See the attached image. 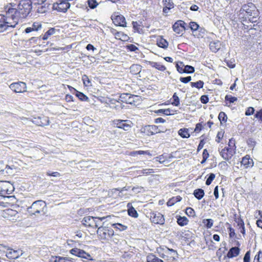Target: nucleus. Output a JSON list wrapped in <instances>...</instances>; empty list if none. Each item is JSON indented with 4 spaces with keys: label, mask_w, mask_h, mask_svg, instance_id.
I'll return each instance as SVG.
<instances>
[{
    "label": "nucleus",
    "mask_w": 262,
    "mask_h": 262,
    "mask_svg": "<svg viewBox=\"0 0 262 262\" xmlns=\"http://www.w3.org/2000/svg\"><path fill=\"white\" fill-rule=\"evenodd\" d=\"M32 9V2L31 0H20L17 4L11 3L4 7V10H7L8 15L11 16L12 20H15L18 23L20 18L26 17Z\"/></svg>",
    "instance_id": "obj_1"
},
{
    "label": "nucleus",
    "mask_w": 262,
    "mask_h": 262,
    "mask_svg": "<svg viewBox=\"0 0 262 262\" xmlns=\"http://www.w3.org/2000/svg\"><path fill=\"white\" fill-rule=\"evenodd\" d=\"M5 14H0V32L8 30L10 28H14L18 24L15 20H12L11 15H8L7 10H4Z\"/></svg>",
    "instance_id": "obj_2"
},
{
    "label": "nucleus",
    "mask_w": 262,
    "mask_h": 262,
    "mask_svg": "<svg viewBox=\"0 0 262 262\" xmlns=\"http://www.w3.org/2000/svg\"><path fill=\"white\" fill-rule=\"evenodd\" d=\"M241 11L245 12L247 16L251 22L256 21V18L258 16V12L255 5L251 3L244 5L241 9Z\"/></svg>",
    "instance_id": "obj_3"
},
{
    "label": "nucleus",
    "mask_w": 262,
    "mask_h": 262,
    "mask_svg": "<svg viewBox=\"0 0 262 262\" xmlns=\"http://www.w3.org/2000/svg\"><path fill=\"white\" fill-rule=\"evenodd\" d=\"M46 207V203L42 200H38L33 202L32 205L27 209L28 212L31 215L36 214L45 213L44 209Z\"/></svg>",
    "instance_id": "obj_4"
},
{
    "label": "nucleus",
    "mask_w": 262,
    "mask_h": 262,
    "mask_svg": "<svg viewBox=\"0 0 262 262\" xmlns=\"http://www.w3.org/2000/svg\"><path fill=\"white\" fill-rule=\"evenodd\" d=\"M97 233L100 239L105 241H109L114 235V231L112 228L103 226L98 228Z\"/></svg>",
    "instance_id": "obj_5"
},
{
    "label": "nucleus",
    "mask_w": 262,
    "mask_h": 262,
    "mask_svg": "<svg viewBox=\"0 0 262 262\" xmlns=\"http://www.w3.org/2000/svg\"><path fill=\"white\" fill-rule=\"evenodd\" d=\"M114 126L123 129L125 131H129L133 126V122L129 120L116 119L113 122Z\"/></svg>",
    "instance_id": "obj_6"
},
{
    "label": "nucleus",
    "mask_w": 262,
    "mask_h": 262,
    "mask_svg": "<svg viewBox=\"0 0 262 262\" xmlns=\"http://www.w3.org/2000/svg\"><path fill=\"white\" fill-rule=\"evenodd\" d=\"M70 4L67 0H58L53 4L52 8L58 12H66L70 8Z\"/></svg>",
    "instance_id": "obj_7"
},
{
    "label": "nucleus",
    "mask_w": 262,
    "mask_h": 262,
    "mask_svg": "<svg viewBox=\"0 0 262 262\" xmlns=\"http://www.w3.org/2000/svg\"><path fill=\"white\" fill-rule=\"evenodd\" d=\"M1 246L7 249L6 251H4L6 253V257L10 259H15L23 255V252L19 250H14L5 246L0 245Z\"/></svg>",
    "instance_id": "obj_8"
},
{
    "label": "nucleus",
    "mask_w": 262,
    "mask_h": 262,
    "mask_svg": "<svg viewBox=\"0 0 262 262\" xmlns=\"http://www.w3.org/2000/svg\"><path fill=\"white\" fill-rule=\"evenodd\" d=\"M13 189V185L8 181H0V194H9Z\"/></svg>",
    "instance_id": "obj_9"
},
{
    "label": "nucleus",
    "mask_w": 262,
    "mask_h": 262,
    "mask_svg": "<svg viewBox=\"0 0 262 262\" xmlns=\"http://www.w3.org/2000/svg\"><path fill=\"white\" fill-rule=\"evenodd\" d=\"M219 151L220 152V156L226 161H228L231 159L235 153V151L232 149H229V147H224L222 149L219 147Z\"/></svg>",
    "instance_id": "obj_10"
},
{
    "label": "nucleus",
    "mask_w": 262,
    "mask_h": 262,
    "mask_svg": "<svg viewBox=\"0 0 262 262\" xmlns=\"http://www.w3.org/2000/svg\"><path fill=\"white\" fill-rule=\"evenodd\" d=\"M150 219L151 222L153 223L160 225L164 224V216L160 212H152L150 213Z\"/></svg>",
    "instance_id": "obj_11"
},
{
    "label": "nucleus",
    "mask_w": 262,
    "mask_h": 262,
    "mask_svg": "<svg viewBox=\"0 0 262 262\" xmlns=\"http://www.w3.org/2000/svg\"><path fill=\"white\" fill-rule=\"evenodd\" d=\"M9 87L15 93H23L27 91L26 84L23 82L13 83L10 85Z\"/></svg>",
    "instance_id": "obj_12"
},
{
    "label": "nucleus",
    "mask_w": 262,
    "mask_h": 262,
    "mask_svg": "<svg viewBox=\"0 0 262 262\" xmlns=\"http://www.w3.org/2000/svg\"><path fill=\"white\" fill-rule=\"evenodd\" d=\"M32 122L36 125L40 126L48 125L50 122L49 118L45 116L34 117Z\"/></svg>",
    "instance_id": "obj_13"
},
{
    "label": "nucleus",
    "mask_w": 262,
    "mask_h": 262,
    "mask_svg": "<svg viewBox=\"0 0 262 262\" xmlns=\"http://www.w3.org/2000/svg\"><path fill=\"white\" fill-rule=\"evenodd\" d=\"M70 253L74 255L77 256L79 257L91 259L90 258L91 255L88 253H86L83 250L75 248L70 250Z\"/></svg>",
    "instance_id": "obj_14"
},
{
    "label": "nucleus",
    "mask_w": 262,
    "mask_h": 262,
    "mask_svg": "<svg viewBox=\"0 0 262 262\" xmlns=\"http://www.w3.org/2000/svg\"><path fill=\"white\" fill-rule=\"evenodd\" d=\"M112 19L113 23L116 26L125 27L126 21L124 17L121 15H113L112 16Z\"/></svg>",
    "instance_id": "obj_15"
},
{
    "label": "nucleus",
    "mask_w": 262,
    "mask_h": 262,
    "mask_svg": "<svg viewBox=\"0 0 262 262\" xmlns=\"http://www.w3.org/2000/svg\"><path fill=\"white\" fill-rule=\"evenodd\" d=\"M97 219V217H93L91 216H85L82 221V222L85 226L94 227L95 223V219Z\"/></svg>",
    "instance_id": "obj_16"
},
{
    "label": "nucleus",
    "mask_w": 262,
    "mask_h": 262,
    "mask_svg": "<svg viewBox=\"0 0 262 262\" xmlns=\"http://www.w3.org/2000/svg\"><path fill=\"white\" fill-rule=\"evenodd\" d=\"M241 164L245 168L252 167L253 166V160L250 158V156L246 155L243 158Z\"/></svg>",
    "instance_id": "obj_17"
},
{
    "label": "nucleus",
    "mask_w": 262,
    "mask_h": 262,
    "mask_svg": "<svg viewBox=\"0 0 262 262\" xmlns=\"http://www.w3.org/2000/svg\"><path fill=\"white\" fill-rule=\"evenodd\" d=\"M240 249L237 247H234L230 248L228 252L227 256L230 258L237 256L239 254Z\"/></svg>",
    "instance_id": "obj_18"
},
{
    "label": "nucleus",
    "mask_w": 262,
    "mask_h": 262,
    "mask_svg": "<svg viewBox=\"0 0 262 262\" xmlns=\"http://www.w3.org/2000/svg\"><path fill=\"white\" fill-rule=\"evenodd\" d=\"M69 257H61L59 256H51L50 261V262H68Z\"/></svg>",
    "instance_id": "obj_19"
},
{
    "label": "nucleus",
    "mask_w": 262,
    "mask_h": 262,
    "mask_svg": "<svg viewBox=\"0 0 262 262\" xmlns=\"http://www.w3.org/2000/svg\"><path fill=\"white\" fill-rule=\"evenodd\" d=\"M180 23L181 22H176L172 26L173 31L177 34L181 33L184 30V26H180Z\"/></svg>",
    "instance_id": "obj_20"
},
{
    "label": "nucleus",
    "mask_w": 262,
    "mask_h": 262,
    "mask_svg": "<svg viewBox=\"0 0 262 262\" xmlns=\"http://www.w3.org/2000/svg\"><path fill=\"white\" fill-rule=\"evenodd\" d=\"M210 49L213 52H216L221 48V43L219 41L211 42L209 44Z\"/></svg>",
    "instance_id": "obj_21"
},
{
    "label": "nucleus",
    "mask_w": 262,
    "mask_h": 262,
    "mask_svg": "<svg viewBox=\"0 0 262 262\" xmlns=\"http://www.w3.org/2000/svg\"><path fill=\"white\" fill-rule=\"evenodd\" d=\"M147 262H164L152 253L149 254L146 257Z\"/></svg>",
    "instance_id": "obj_22"
},
{
    "label": "nucleus",
    "mask_w": 262,
    "mask_h": 262,
    "mask_svg": "<svg viewBox=\"0 0 262 262\" xmlns=\"http://www.w3.org/2000/svg\"><path fill=\"white\" fill-rule=\"evenodd\" d=\"M146 130L151 133V135H154L161 132L158 126L156 125H148L146 126Z\"/></svg>",
    "instance_id": "obj_23"
},
{
    "label": "nucleus",
    "mask_w": 262,
    "mask_h": 262,
    "mask_svg": "<svg viewBox=\"0 0 262 262\" xmlns=\"http://www.w3.org/2000/svg\"><path fill=\"white\" fill-rule=\"evenodd\" d=\"M182 200V197H181L179 195L173 196L170 199L168 202H167V205L168 206H173L175 203L180 202Z\"/></svg>",
    "instance_id": "obj_24"
},
{
    "label": "nucleus",
    "mask_w": 262,
    "mask_h": 262,
    "mask_svg": "<svg viewBox=\"0 0 262 262\" xmlns=\"http://www.w3.org/2000/svg\"><path fill=\"white\" fill-rule=\"evenodd\" d=\"M177 223L181 226H184L188 224L187 218L185 216H177Z\"/></svg>",
    "instance_id": "obj_25"
},
{
    "label": "nucleus",
    "mask_w": 262,
    "mask_h": 262,
    "mask_svg": "<svg viewBox=\"0 0 262 262\" xmlns=\"http://www.w3.org/2000/svg\"><path fill=\"white\" fill-rule=\"evenodd\" d=\"M157 45L160 48L166 49L168 46V43L166 39L161 37L158 40Z\"/></svg>",
    "instance_id": "obj_26"
},
{
    "label": "nucleus",
    "mask_w": 262,
    "mask_h": 262,
    "mask_svg": "<svg viewBox=\"0 0 262 262\" xmlns=\"http://www.w3.org/2000/svg\"><path fill=\"white\" fill-rule=\"evenodd\" d=\"M198 32H199L198 38L201 37L205 39L207 35V33L204 28L200 27L199 25H198Z\"/></svg>",
    "instance_id": "obj_27"
},
{
    "label": "nucleus",
    "mask_w": 262,
    "mask_h": 262,
    "mask_svg": "<svg viewBox=\"0 0 262 262\" xmlns=\"http://www.w3.org/2000/svg\"><path fill=\"white\" fill-rule=\"evenodd\" d=\"M130 72L133 74L139 73L141 70V67L138 64H133L130 68Z\"/></svg>",
    "instance_id": "obj_28"
},
{
    "label": "nucleus",
    "mask_w": 262,
    "mask_h": 262,
    "mask_svg": "<svg viewBox=\"0 0 262 262\" xmlns=\"http://www.w3.org/2000/svg\"><path fill=\"white\" fill-rule=\"evenodd\" d=\"M43 5H40L37 9V12L39 13H44L48 11L50 4L44 3Z\"/></svg>",
    "instance_id": "obj_29"
},
{
    "label": "nucleus",
    "mask_w": 262,
    "mask_h": 262,
    "mask_svg": "<svg viewBox=\"0 0 262 262\" xmlns=\"http://www.w3.org/2000/svg\"><path fill=\"white\" fill-rule=\"evenodd\" d=\"M37 39L38 38L37 37H31L30 39L25 41V46L29 48L33 45H34L37 43Z\"/></svg>",
    "instance_id": "obj_30"
},
{
    "label": "nucleus",
    "mask_w": 262,
    "mask_h": 262,
    "mask_svg": "<svg viewBox=\"0 0 262 262\" xmlns=\"http://www.w3.org/2000/svg\"><path fill=\"white\" fill-rule=\"evenodd\" d=\"M165 252L167 255H169L170 257L172 258V259H174L175 257L177 255V252L176 251L172 249H170L167 248Z\"/></svg>",
    "instance_id": "obj_31"
},
{
    "label": "nucleus",
    "mask_w": 262,
    "mask_h": 262,
    "mask_svg": "<svg viewBox=\"0 0 262 262\" xmlns=\"http://www.w3.org/2000/svg\"><path fill=\"white\" fill-rule=\"evenodd\" d=\"M128 97H130V94L128 93L122 94L120 98L122 101L125 102L126 103H132V101H129V99H128Z\"/></svg>",
    "instance_id": "obj_32"
},
{
    "label": "nucleus",
    "mask_w": 262,
    "mask_h": 262,
    "mask_svg": "<svg viewBox=\"0 0 262 262\" xmlns=\"http://www.w3.org/2000/svg\"><path fill=\"white\" fill-rule=\"evenodd\" d=\"M55 33V29L53 28L49 29L42 37V39L47 40L49 37Z\"/></svg>",
    "instance_id": "obj_33"
},
{
    "label": "nucleus",
    "mask_w": 262,
    "mask_h": 262,
    "mask_svg": "<svg viewBox=\"0 0 262 262\" xmlns=\"http://www.w3.org/2000/svg\"><path fill=\"white\" fill-rule=\"evenodd\" d=\"M179 135L182 138H188L189 137V134L188 133V130L186 128H181L179 132Z\"/></svg>",
    "instance_id": "obj_34"
},
{
    "label": "nucleus",
    "mask_w": 262,
    "mask_h": 262,
    "mask_svg": "<svg viewBox=\"0 0 262 262\" xmlns=\"http://www.w3.org/2000/svg\"><path fill=\"white\" fill-rule=\"evenodd\" d=\"M203 223L205 227L207 228H210L213 226V221L212 219H204Z\"/></svg>",
    "instance_id": "obj_35"
},
{
    "label": "nucleus",
    "mask_w": 262,
    "mask_h": 262,
    "mask_svg": "<svg viewBox=\"0 0 262 262\" xmlns=\"http://www.w3.org/2000/svg\"><path fill=\"white\" fill-rule=\"evenodd\" d=\"M87 3L91 9H95L98 5V3L96 0H88Z\"/></svg>",
    "instance_id": "obj_36"
},
{
    "label": "nucleus",
    "mask_w": 262,
    "mask_h": 262,
    "mask_svg": "<svg viewBox=\"0 0 262 262\" xmlns=\"http://www.w3.org/2000/svg\"><path fill=\"white\" fill-rule=\"evenodd\" d=\"M128 214L129 216H131L134 217H137L138 216V214L137 211L133 207L129 208L128 209Z\"/></svg>",
    "instance_id": "obj_37"
},
{
    "label": "nucleus",
    "mask_w": 262,
    "mask_h": 262,
    "mask_svg": "<svg viewBox=\"0 0 262 262\" xmlns=\"http://www.w3.org/2000/svg\"><path fill=\"white\" fill-rule=\"evenodd\" d=\"M152 67L161 71H164L166 70V67L164 66L158 62H153Z\"/></svg>",
    "instance_id": "obj_38"
},
{
    "label": "nucleus",
    "mask_w": 262,
    "mask_h": 262,
    "mask_svg": "<svg viewBox=\"0 0 262 262\" xmlns=\"http://www.w3.org/2000/svg\"><path fill=\"white\" fill-rule=\"evenodd\" d=\"M253 262H262V251H259L255 255Z\"/></svg>",
    "instance_id": "obj_39"
},
{
    "label": "nucleus",
    "mask_w": 262,
    "mask_h": 262,
    "mask_svg": "<svg viewBox=\"0 0 262 262\" xmlns=\"http://www.w3.org/2000/svg\"><path fill=\"white\" fill-rule=\"evenodd\" d=\"M176 67L178 71L180 73H184V64L182 62H178L176 64Z\"/></svg>",
    "instance_id": "obj_40"
},
{
    "label": "nucleus",
    "mask_w": 262,
    "mask_h": 262,
    "mask_svg": "<svg viewBox=\"0 0 262 262\" xmlns=\"http://www.w3.org/2000/svg\"><path fill=\"white\" fill-rule=\"evenodd\" d=\"M76 96L82 101H86L88 99V97L86 95L78 91H76Z\"/></svg>",
    "instance_id": "obj_41"
},
{
    "label": "nucleus",
    "mask_w": 262,
    "mask_h": 262,
    "mask_svg": "<svg viewBox=\"0 0 262 262\" xmlns=\"http://www.w3.org/2000/svg\"><path fill=\"white\" fill-rule=\"evenodd\" d=\"M162 2L164 7H167L171 9L174 7V4L172 0H163Z\"/></svg>",
    "instance_id": "obj_42"
},
{
    "label": "nucleus",
    "mask_w": 262,
    "mask_h": 262,
    "mask_svg": "<svg viewBox=\"0 0 262 262\" xmlns=\"http://www.w3.org/2000/svg\"><path fill=\"white\" fill-rule=\"evenodd\" d=\"M112 226L114 228L118 229L120 231H123L127 228L126 226L119 223L113 224Z\"/></svg>",
    "instance_id": "obj_43"
},
{
    "label": "nucleus",
    "mask_w": 262,
    "mask_h": 262,
    "mask_svg": "<svg viewBox=\"0 0 262 262\" xmlns=\"http://www.w3.org/2000/svg\"><path fill=\"white\" fill-rule=\"evenodd\" d=\"M172 98L173 101L172 102V104L174 106H178L180 104V100L176 93L173 95Z\"/></svg>",
    "instance_id": "obj_44"
},
{
    "label": "nucleus",
    "mask_w": 262,
    "mask_h": 262,
    "mask_svg": "<svg viewBox=\"0 0 262 262\" xmlns=\"http://www.w3.org/2000/svg\"><path fill=\"white\" fill-rule=\"evenodd\" d=\"M106 217L105 216H103V217H97V219L98 220H96V219H95V223H96V224H94V227L93 228H99L100 227L99 226H101L100 225V222L101 221H102L103 220H104V219H105Z\"/></svg>",
    "instance_id": "obj_45"
},
{
    "label": "nucleus",
    "mask_w": 262,
    "mask_h": 262,
    "mask_svg": "<svg viewBox=\"0 0 262 262\" xmlns=\"http://www.w3.org/2000/svg\"><path fill=\"white\" fill-rule=\"evenodd\" d=\"M227 147H229V149H233L234 151H235L236 150V146H235V141L233 140V139H231L229 140V143H228V146Z\"/></svg>",
    "instance_id": "obj_46"
},
{
    "label": "nucleus",
    "mask_w": 262,
    "mask_h": 262,
    "mask_svg": "<svg viewBox=\"0 0 262 262\" xmlns=\"http://www.w3.org/2000/svg\"><path fill=\"white\" fill-rule=\"evenodd\" d=\"M186 213L189 216H194L195 215V211L193 209L190 207H187L186 209Z\"/></svg>",
    "instance_id": "obj_47"
},
{
    "label": "nucleus",
    "mask_w": 262,
    "mask_h": 262,
    "mask_svg": "<svg viewBox=\"0 0 262 262\" xmlns=\"http://www.w3.org/2000/svg\"><path fill=\"white\" fill-rule=\"evenodd\" d=\"M184 73H191L194 71V68L190 66H185L184 65Z\"/></svg>",
    "instance_id": "obj_48"
},
{
    "label": "nucleus",
    "mask_w": 262,
    "mask_h": 262,
    "mask_svg": "<svg viewBox=\"0 0 262 262\" xmlns=\"http://www.w3.org/2000/svg\"><path fill=\"white\" fill-rule=\"evenodd\" d=\"M214 178H215V174L212 173H210L206 181V184L207 185H209L211 183L212 181L214 180Z\"/></svg>",
    "instance_id": "obj_49"
},
{
    "label": "nucleus",
    "mask_w": 262,
    "mask_h": 262,
    "mask_svg": "<svg viewBox=\"0 0 262 262\" xmlns=\"http://www.w3.org/2000/svg\"><path fill=\"white\" fill-rule=\"evenodd\" d=\"M218 118L221 122L226 121L227 119V115L223 112L220 113Z\"/></svg>",
    "instance_id": "obj_50"
},
{
    "label": "nucleus",
    "mask_w": 262,
    "mask_h": 262,
    "mask_svg": "<svg viewBox=\"0 0 262 262\" xmlns=\"http://www.w3.org/2000/svg\"><path fill=\"white\" fill-rule=\"evenodd\" d=\"M202 157H203V160L201 162V163L202 164L204 163L206 161L207 159L208 158V157H209V154H208L207 149H204L203 150V154H202Z\"/></svg>",
    "instance_id": "obj_51"
},
{
    "label": "nucleus",
    "mask_w": 262,
    "mask_h": 262,
    "mask_svg": "<svg viewBox=\"0 0 262 262\" xmlns=\"http://www.w3.org/2000/svg\"><path fill=\"white\" fill-rule=\"evenodd\" d=\"M250 251H248L245 254L243 261L244 262H250Z\"/></svg>",
    "instance_id": "obj_52"
},
{
    "label": "nucleus",
    "mask_w": 262,
    "mask_h": 262,
    "mask_svg": "<svg viewBox=\"0 0 262 262\" xmlns=\"http://www.w3.org/2000/svg\"><path fill=\"white\" fill-rule=\"evenodd\" d=\"M224 134V132L223 130H221L217 133L216 139H215L217 142H220V140L223 138Z\"/></svg>",
    "instance_id": "obj_53"
},
{
    "label": "nucleus",
    "mask_w": 262,
    "mask_h": 262,
    "mask_svg": "<svg viewBox=\"0 0 262 262\" xmlns=\"http://www.w3.org/2000/svg\"><path fill=\"white\" fill-rule=\"evenodd\" d=\"M41 27V25L39 23H34L31 28L33 31H38Z\"/></svg>",
    "instance_id": "obj_54"
},
{
    "label": "nucleus",
    "mask_w": 262,
    "mask_h": 262,
    "mask_svg": "<svg viewBox=\"0 0 262 262\" xmlns=\"http://www.w3.org/2000/svg\"><path fill=\"white\" fill-rule=\"evenodd\" d=\"M225 100L229 101L230 103H233L237 100V98L231 96L226 95L225 97Z\"/></svg>",
    "instance_id": "obj_55"
},
{
    "label": "nucleus",
    "mask_w": 262,
    "mask_h": 262,
    "mask_svg": "<svg viewBox=\"0 0 262 262\" xmlns=\"http://www.w3.org/2000/svg\"><path fill=\"white\" fill-rule=\"evenodd\" d=\"M154 173L153 169H144L142 170V173L146 175Z\"/></svg>",
    "instance_id": "obj_56"
},
{
    "label": "nucleus",
    "mask_w": 262,
    "mask_h": 262,
    "mask_svg": "<svg viewBox=\"0 0 262 262\" xmlns=\"http://www.w3.org/2000/svg\"><path fill=\"white\" fill-rule=\"evenodd\" d=\"M204 195V191L202 189L198 188V200H201Z\"/></svg>",
    "instance_id": "obj_57"
},
{
    "label": "nucleus",
    "mask_w": 262,
    "mask_h": 262,
    "mask_svg": "<svg viewBox=\"0 0 262 262\" xmlns=\"http://www.w3.org/2000/svg\"><path fill=\"white\" fill-rule=\"evenodd\" d=\"M189 28L192 31H193V32L196 31V23L194 21L190 22Z\"/></svg>",
    "instance_id": "obj_58"
},
{
    "label": "nucleus",
    "mask_w": 262,
    "mask_h": 262,
    "mask_svg": "<svg viewBox=\"0 0 262 262\" xmlns=\"http://www.w3.org/2000/svg\"><path fill=\"white\" fill-rule=\"evenodd\" d=\"M191 80V76H187V77H181L180 79V80L182 82L185 83H188V82L190 81Z\"/></svg>",
    "instance_id": "obj_59"
},
{
    "label": "nucleus",
    "mask_w": 262,
    "mask_h": 262,
    "mask_svg": "<svg viewBox=\"0 0 262 262\" xmlns=\"http://www.w3.org/2000/svg\"><path fill=\"white\" fill-rule=\"evenodd\" d=\"M255 117L262 121V108L256 112L255 115Z\"/></svg>",
    "instance_id": "obj_60"
},
{
    "label": "nucleus",
    "mask_w": 262,
    "mask_h": 262,
    "mask_svg": "<svg viewBox=\"0 0 262 262\" xmlns=\"http://www.w3.org/2000/svg\"><path fill=\"white\" fill-rule=\"evenodd\" d=\"M156 161L159 162L160 163H163L165 161V158L163 155L159 156L155 158Z\"/></svg>",
    "instance_id": "obj_61"
},
{
    "label": "nucleus",
    "mask_w": 262,
    "mask_h": 262,
    "mask_svg": "<svg viewBox=\"0 0 262 262\" xmlns=\"http://www.w3.org/2000/svg\"><path fill=\"white\" fill-rule=\"evenodd\" d=\"M254 112V109L253 107H249L246 111L245 115L247 116H250L253 114Z\"/></svg>",
    "instance_id": "obj_62"
},
{
    "label": "nucleus",
    "mask_w": 262,
    "mask_h": 262,
    "mask_svg": "<svg viewBox=\"0 0 262 262\" xmlns=\"http://www.w3.org/2000/svg\"><path fill=\"white\" fill-rule=\"evenodd\" d=\"M82 80L83 81L84 84H85V85H87L88 84L90 83V80L88 76H86V75H84L82 76Z\"/></svg>",
    "instance_id": "obj_63"
},
{
    "label": "nucleus",
    "mask_w": 262,
    "mask_h": 262,
    "mask_svg": "<svg viewBox=\"0 0 262 262\" xmlns=\"http://www.w3.org/2000/svg\"><path fill=\"white\" fill-rule=\"evenodd\" d=\"M200 100L202 103L205 104L208 102V97L207 95H202Z\"/></svg>",
    "instance_id": "obj_64"
}]
</instances>
